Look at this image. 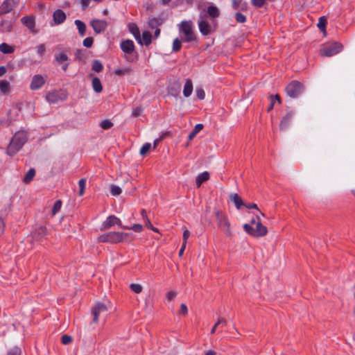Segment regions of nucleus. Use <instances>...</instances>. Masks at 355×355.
<instances>
[{"label": "nucleus", "instance_id": "1", "mask_svg": "<svg viewBox=\"0 0 355 355\" xmlns=\"http://www.w3.org/2000/svg\"><path fill=\"white\" fill-rule=\"evenodd\" d=\"M28 139V134L24 130L17 132L12 137L6 149L9 156L15 155L25 144Z\"/></svg>", "mask_w": 355, "mask_h": 355}, {"label": "nucleus", "instance_id": "2", "mask_svg": "<svg viewBox=\"0 0 355 355\" xmlns=\"http://www.w3.org/2000/svg\"><path fill=\"white\" fill-rule=\"evenodd\" d=\"M217 226L221 229L225 235L228 237L232 236L231 225L227 216L221 210H216L214 211Z\"/></svg>", "mask_w": 355, "mask_h": 355}, {"label": "nucleus", "instance_id": "3", "mask_svg": "<svg viewBox=\"0 0 355 355\" xmlns=\"http://www.w3.org/2000/svg\"><path fill=\"white\" fill-rule=\"evenodd\" d=\"M130 234L126 232H110L100 235L98 237V242H109L117 243L128 239Z\"/></svg>", "mask_w": 355, "mask_h": 355}, {"label": "nucleus", "instance_id": "4", "mask_svg": "<svg viewBox=\"0 0 355 355\" xmlns=\"http://www.w3.org/2000/svg\"><path fill=\"white\" fill-rule=\"evenodd\" d=\"M243 229L248 234L254 237H262L268 233L267 227L261 223L260 218H258L254 227L248 223H245L243 225Z\"/></svg>", "mask_w": 355, "mask_h": 355}, {"label": "nucleus", "instance_id": "5", "mask_svg": "<svg viewBox=\"0 0 355 355\" xmlns=\"http://www.w3.org/2000/svg\"><path fill=\"white\" fill-rule=\"evenodd\" d=\"M180 33L184 35L182 41L185 42H191L196 40L195 33L192 28V22L191 21H182L179 26Z\"/></svg>", "mask_w": 355, "mask_h": 355}, {"label": "nucleus", "instance_id": "6", "mask_svg": "<svg viewBox=\"0 0 355 355\" xmlns=\"http://www.w3.org/2000/svg\"><path fill=\"white\" fill-rule=\"evenodd\" d=\"M343 46L339 42H334L332 44L324 46L320 51L322 56L331 57L342 51Z\"/></svg>", "mask_w": 355, "mask_h": 355}, {"label": "nucleus", "instance_id": "7", "mask_svg": "<svg viewBox=\"0 0 355 355\" xmlns=\"http://www.w3.org/2000/svg\"><path fill=\"white\" fill-rule=\"evenodd\" d=\"M303 91V85L297 80L292 81L286 87V94L291 98L297 97Z\"/></svg>", "mask_w": 355, "mask_h": 355}, {"label": "nucleus", "instance_id": "8", "mask_svg": "<svg viewBox=\"0 0 355 355\" xmlns=\"http://www.w3.org/2000/svg\"><path fill=\"white\" fill-rule=\"evenodd\" d=\"M133 35L141 45L148 46L152 42V35L148 31H143L141 37L139 28H136V32H133Z\"/></svg>", "mask_w": 355, "mask_h": 355}, {"label": "nucleus", "instance_id": "9", "mask_svg": "<svg viewBox=\"0 0 355 355\" xmlns=\"http://www.w3.org/2000/svg\"><path fill=\"white\" fill-rule=\"evenodd\" d=\"M107 311L108 308L106 304H103L100 302H96L92 310V313L93 314L92 322L94 323H97L98 322V318L100 315L106 313Z\"/></svg>", "mask_w": 355, "mask_h": 355}, {"label": "nucleus", "instance_id": "10", "mask_svg": "<svg viewBox=\"0 0 355 355\" xmlns=\"http://www.w3.org/2000/svg\"><path fill=\"white\" fill-rule=\"evenodd\" d=\"M66 94L58 90H53L47 93L46 96V100L49 103H57L60 101H63L66 99Z\"/></svg>", "mask_w": 355, "mask_h": 355}, {"label": "nucleus", "instance_id": "11", "mask_svg": "<svg viewBox=\"0 0 355 355\" xmlns=\"http://www.w3.org/2000/svg\"><path fill=\"white\" fill-rule=\"evenodd\" d=\"M46 78L41 74L34 75L30 85V89L33 91L40 89L46 83Z\"/></svg>", "mask_w": 355, "mask_h": 355}, {"label": "nucleus", "instance_id": "12", "mask_svg": "<svg viewBox=\"0 0 355 355\" xmlns=\"http://www.w3.org/2000/svg\"><path fill=\"white\" fill-rule=\"evenodd\" d=\"M90 25L96 34L104 32L108 24L105 20L94 19L90 21Z\"/></svg>", "mask_w": 355, "mask_h": 355}, {"label": "nucleus", "instance_id": "13", "mask_svg": "<svg viewBox=\"0 0 355 355\" xmlns=\"http://www.w3.org/2000/svg\"><path fill=\"white\" fill-rule=\"evenodd\" d=\"M115 225H117L123 229H128V227L123 226L121 220L114 215L110 216L107 218L106 220L103 224V227L104 229H109Z\"/></svg>", "mask_w": 355, "mask_h": 355}, {"label": "nucleus", "instance_id": "14", "mask_svg": "<svg viewBox=\"0 0 355 355\" xmlns=\"http://www.w3.org/2000/svg\"><path fill=\"white\" fill-rule=\"evenodd\" d=\"M293 116V111L291 110L287 112V113L282 117L280 121L279 128L281 130H286L290 125Z\"/></svg>", "mask_w": 355, "mask_h": 355}, {"label": "nucleus", "instance_id": "15", "mask_svg": "<svg viewBox=\"0 0 355 355\" xmlns=\"http://www.w3.org/2000/svg\"><path fill=\"white\" fill-rule=\"evenodd\" d=\"M198 26L200 33L203 35H208L211 32V26L208 21L202 17L198 21Z\"/></svg>", "mask_w": 355, "mask_h": 355}, {"label": "nucleus", "instance_id": "16", "mask_svg": "<svg viewBox=\"0 0 355 355\" xmlns=\"http://www.w3.org/2000/svg\"><path fill=\"white\" fill-rule=\"evenodd\" d=\"M14 7V0H5L0 6V15L8 13Z\"/></svg>", "mask_w": 355, "mask_h": 355}, {"label": "nucleus", "instance_id": "17", "mask_svg": "<svg viewBox=\"0 0 355 355\" xmlns=\"http://www.w3.org/2000/svg\"><path fill=\"white\" fill-rule=\"evenodd\" d=\"M121 49L124 53L131 54L135 51V46L132 40H126L121 43Z\"/></svg>", "mask_w": 355, "mask_h": 355}, {"label": "nucleus", "instance_id": "18", "mask_svg": "<svg viewBox=\"0 0 355 355\" xmlns=\"http://www.w3.org/2000/svg\"><path fill=\"white\" fill-rule=\"evenodd\" d=\"M67 16L61 9L56 10L53 14V19L55 24H62L66 20Z\"/></svg>", "mask_w": 355, "mask_h": 355}, {"label": "nucleus", "instance_id": "19", "mask_svg": "<svg viewBox=\"0 0 355 355\" xmlns=\"http://www.w3.org/2000/svg\"><path fill=\"white\" fill-rule=\"evenodd\" d=\"M230 199L234 202L237 209H240L242 206L245 205L243 200L237 193H230Z\"/></svg>", "mask_w": 355, "mask_h": 355}, {"label": "nucleus", "instance_id": "20", "mask_svg": "<svg viewBox=\"0 0 355 355\" xmlns=\"http://www.w3.org/2000/svg\"><path fill=\"white\" fill-rule=\"evenodd\" d=\"M209 179V173L207 171H205L200 174H199L196 179V184L198 188L201 186V184L207 181Z\"/></svg>", "mask_w": 355, "mask_h": 355}, {"label": "nucleus", "instance_id": "21", "mask_svg": "<svg viewBox=\"0 0 355 355\" xmlns=\"http://www.w3.org/2000/svg\"><path fill=\"white\" fill-rule=\"evenodd\" d=\"M193 91V83L191 79H187L184 89H183V94L185 97H189Z\"/></svg>", "mask_w": 355, "mask_h": 355}, {"label": "nucleus", "instance_id": "22", "mask_svg": "<svg viewBox=\"0 0 355 355\" xmlns=\"http://www.w3.org/2000/svg\"><path fill=\"white\" fill-rule=\"evenodd\" d=\"M23 24L27 26L28 28L32 29L35 27V19L33 17L25 16L21 19Z\"/></svg>", "mask_w": 355, "mask_h": 355}, {"label": "nucleus", "instance_id": "23", "mask_svg": "<svg viewBox=\"0 0 355 355\" xmlns=\"http://www.w3.org/2000/svg\"><path fill=\"white\" fill-rule=\"evenodd\" d=\"M74 24L78 30L79 35L82 37L84 36L86 33L87 29L85 24L79 19L75 20Z\"/></svg>", "mask_w": 355, "mask_h": 355}, {"label": "nucleus", "instance_id": "24", "mask_svg": "<svg viewBox=\"0 0 355 355\" xmlns=\"http://www.w3.org/2000/svg\"><path fill=\"white\" fill-rule=\"evenodd\" d=\"M162 24V20L156 17H149L148 19V27L151 29L157 28Z\"/></svg>", "mask_w": 355, "mask_h": 355}, {"label": "nucleus", "instance_id": "25", "mask_svg": "<svg viewBox=\"0 0 355 355\" xmlns=\"http://www.w3.org/2000/svg\"><path fill=\"white\" fill-rule=\"evenodd\" d=\"M92 88L96 93H101L103 90V87L100 79L98 77H94L92 79Z\"/></svg>", "mask_w": 355, "mask_h": 355}, {"label": "nucleus", "instance_id": "26", "mask_svg": "<svg viewBox=\"0 0 355 355\" xmlns=\"http://www.w3.org/2000/svg\"><path fill=\"white\" fill-rule=\"evenodd\" d=\"M0 51L4 54H10L15 51V49L6 43H2L0 44Z\"/></svg>", "mask_w": 355, "mask_h": 355}, {"label": "nucleus", "instance_id": "27", "mask_svg": "<svg viewBox=\"0 0 355 355\" xmlns=\"http://www.w3.org/2000/svg\"><path fill=\"white\" fill-rule=\"evenodd\" d=\"M35 171L34 168H30L28 170V171L26 173L24 178V182L25 184H28L30 183L33 178L35 177Z\"/></svg>", "mask_w": 355, "mask_h": 355}, {"label": "nucleus", "instance_id": "28", "mask_svg": "<svg viewBox=\"0 0 355 355\" xmlns=\"http://www.w3.org/2000/svg\"><path fill=\"white\" fill-rule=\"evenodd\" d=\"M10 83L8 80H3L0 81V91L3 94H6L10 90Z\"/></svg>", "mask_w": 355, "mask_h": 355}, {"label": "nucleus", "instance_id": "29", "mask_svg": "<svg viewBox=\"0 0 355 355\" xmlns=\"http://www.w3.org/2000/svg\"><path fill=\"white\" fill-rule=\"evenodd\" d=\"M131 71H132V69L130 67H126L124 69H120V68L116 69L114 70V73L117 76H122L125 74H130L131 73Z\"/></svg>", "mask_w": 355, "mask_h": 355}, {"label": "nucleus", "instance_id": "30", "mask_svg": "<svg viewBox=\"0 0 355 355\" xmlns=\"http://www.w3.org/2000/svg\"><path fill=\"white\" fill-rule=\"evenodd\" d=\"M207 13L211 17H217L219 15L218 9L216 6H210L207 8Z\"/></svg>", "mask_w": 355, "mask_h": 355}, {"label": "nucleus", "instance_id": "31", "mask_svg": "<svg viewBox=\"0 0 355 355\" xmlns=\"http://www.w3.org/2000/svg\"><path fill=\"white\" fill-rule=\"evenodd\" d=\"M103 69L102 63L98 60H95L92 62V69L96 72H101Z\"/></svg>", "mask_w": 355, "mask_h": 355}, {"label": "nucleus", "instance_id": "32", "mask_svg": "<svg viewBox=\"0 0 355 355\" xmlns=\"http://www.w3.org/2000/svg\"><path fill=\"white\" fill-rule=\"evenodd\" d=\"M276 101H277L279 103H281L280 96L278 94L270 96V105L268 107V112H270L273 109Z\"/></svg>", "mask_w": 355, "mask_h": 355}, {"label": "nucleus", "instance_id": "33", "mask_svg": "<svg viewBox=\"0 0 355 355\" xmlns=\"http://www.w3.org/2000/svg\"><path fill=\"white\" fill-rule=\"evenodd\" d=\"M79 186V196H82L84 194L85 187H86V180L85 178H82L78 182Z\"/></svg>", "mask_w": 355, "mask_h": 355}, {"label": "nucleus", "instance_id": "34", "mask_svg": "<svg viewBox=\"0 0 355 355\" xmlns=\"http://www.w3.org/2000/svg\"><path fill=\"white\" fill-rule=\"evenodd\" d=\"M246 6V3H242L241 0H232V7L235 10L243 9Z\"/></svg>", "mask_w": 355, "mask_h": 355}, {"label": "nucleus", "instance_id": "35", "mask_svg": "<svg viewBox=\"0 0 355 355\" xmlns=\"http://www.w3.org/2000/svg\"><path fill=\"white\" fill-rule=\"evenodd\" d=\"M182 42L178 38H175L173 42L172 49L175 52H178L181 49Z\"/></svg>", "mask_w": 355, "mask_h": 355}, {"label": "nucleus", "instance_id": "36", "mask_svg": "<svg viewBox=\"0 0 355 355\" xmlns=\"http://www.w3.org/2000/svg\"><path fill=\"white\" fill-rule=\"evenodd\" d=\"M61 207H62V201L60 200L55 201V202L54 203V205L53 207V209H52V215L53 216L55 215L60 210Z\"/></svg>", "mask_w": 355, "mask_h": 355}, {"label": "nucleus", "instance_id": "37", "mask_svg": "<svg viewBox=\"0 0 355 355\" xmlns=\"http://www.w3.org/2000/svg\"><path fill=\"white\" fill-rule=\"evenodd\" d=\"M55 60L59 63H63L64 62L67 61L68 56L64 53H60L55 55Z\"/></svg>", "mask_w": 355, "mask_h": 355}, {"label": "nucleus", "instance_id": "38", "mask_svg": "<svg viewBox=\"0 0 355 355\" xmlns=\"http://www.w3.org/2000/svg\"><path fill=\"white\" fill-rule=\"evenodd\" d=\"M151 144L150 143H145L140 149L139 153L141 156L145 155L150 149Z\"/></svg>", "mask_w": 355, "mask_h": 355}, {"label": "nucleus", "instance_id": "39", "mask_svg": "<svg viewBox=\"0 0 355 355\" xmlns=\"http://www.w3.org/2000/svg\"><path fill=\"white\" fill-rule=\"evenodd\" d=\"M100 126L104 130H108L113 126V123L110 120H103L101 122Z\"/></svg>", "mask_w": 355, "mask_h": 355}, {"label": "nucleus", "instance_id": "40", "mask_svg": "<svg viewBox=\"0 0 355 355\" xmlns=\"http://www.w3.org/2000/svg\"><path fill=\"white\" fill-rule=\"evenodd\" d=\"M130 288L135 293H140L143 288L141 285L139 284H131Z\"/></svg>", "mask_w": 355, "mask_h": 355}, {"label": "nucleus", "instance_id": "41", "mask_svg": "<svg viewBox=\"0 0 355 355\" xmlns=\"http://www.w3.org/2000/svg\"><path fill=\"white\" fill-rule=\"evenodd\" d=\"M110 192L112 196H118L121 193V189L116 185H112L110 188Z\"/></svg>", "mask_w": 355, "mask_h": 355}, {"label": "nucleus", "instance_id": "42", "mask_svg": "<svg viewBox=\"0 0 355 355\" xmlns=\"http://www.w3.org/2000/svg\"><path fill=\"white\" fill-rule=\"evenodd\" d=\"M326 24H327V19H326V17H320L319 21L318 23V28L320 30L324 31Z\"/></svg>", "mask_w": 355, "mask_h": 355}, {"label": "nucleus", "instance_id": "43", "mask_svg": "<svg viewBox=\"0 0 355 355\" xmlns=\"http://www.w3.org/2000/svg\"><path fill=\"white\" fill-rule=\"evenodd\" d=\"M93 42H94L93 38L91 37H86L83 40V44L84 46H85L87 48H90L93 44Z\"/></svg>", "mask_w": 355, "mask_h": 355}, {"label": "nucleus", "instance_id": "44", "mask_svg": "<svg viewBox=\"0 0 355 355\" xmlns=\"http://www.w3.org/2000/svg\"><path fill=\"white\" fill-rule=\"evenodd\" d=\"M236 21L238 23H244L246 21V17L244 15L240 12H237L235 15Z\"/></svg>", "mask_w": 355, "mask_h": 355}, {"label": "nucleus", "instance_id": "45", "mask_svg": "<svg viewBox=\"0 0 355 355\" xmlns=\"http://www.w3.org/2000/svg\"><path fill=\"white\" fill-rule=\"evenodd\" d=\"M46 52V46H45V44H40L37 47V53L40 55V56H43L44 54Z\"/></svg>", "mask_w": 355, "mask_h": 355}, {"label": "nucleus", "instance_id": "46", "mask_svg": "<svg viewBox=\"0 0 355 355\" xmlns=\"http://www.w3.org/2000/svg\"><path fill=\"white\" fill-rule=\"evenodd\" d=\"M71 341H72V338H71V336H70L69 335L64 334L61 337V342L64 345H68V344L71 343Z\"/></svg>", "mask_w": 355, "mask_h": 355}, {"label": "nucleus", "instance_id": "47", "mask_svg": "<svg viewBox=\"0 0 355 355\" xmlns=\"http://www.w3.org/2000/svg\"><path fill=\"white\" fill-rule=\"evenodd\" d=\"M177 295V292L171 291L166 293V297L168 301H173L176 297Z\"/></svg>", "mask_w": 355, "mask_h": 355}, {"label": "nucleus", "instance_id": "48", "mask_svg": "<svg viewBox=\"0 0 355 355\" xmlns=\"http://www.w3.org/2000/svg\"><path fill=\"white\" fill-rule=\"evenodd\" d=\"M196 93L197 97L199 99L203 100L205 98V91L202 88H197Z\"/></svg>", "mask_w": 355, "mask_h": 355}, {"label": "nucleus", "instance_id": "49", "mask_svg": "<svg viewBox=\"0 0 355 355\" xmlns=\"http://www.w3.org/2000/svg\"><path fill=\"white\" fill-rule=\"evenodd\" d=\"M21 349L19 347H13L8 352L7 355H21Z\"/></svg>", "mask_w": 355, "mask_h": 355}, {"label": "nucleus", "instance_id": "50", "mask_svg": "<svg viewBox=\"0 0 355 355\" xmlns=\"http://www.w3.org/2000/svg\"><path fill=\"white\" fill-rule=\"evenodd\" d=\"M190 235H191L190 232L187 229H185L183 232V235H182V240H183L182 243L187 244V239H189Z\"/></svg>", "mask_w": 355, "mask_h": 355}, {"label": "nucleus", "instance_id": "51", "mask_svg": "<svg viewBox=\"0 0 355 355\" xmlns=\"http://www.w3.org/2000/svg\"><path fill=\"white\" fill-rule=\"evenodd\" d=\"M144 222H145V225L146 226L147 228L150 229V230H153L154 232H158V230L157 228H155L152 223H150V220L148 219V218H146V219L144 220Z\"/></svg>", "mask_w": 355, "mask_h": 355}, {"label": "nucleus", "instance_id": "52", "mask_svg": "<svg viewBox=\"0 0 355 355\" xmlns=\"http://www.w3.org/2000/svg\"><path fill=\"white\" fill-rule=\"evenodd\" d=\"M128 230H132L133 231L136 232H140L143 230V227L140 224H135L132 227H129Z\"/></svg>", "mask_w": 355, "mask_h": 355}, {"label": "nucleus", "instance_id": "53", "mask_svg": "<svg viewBox=\"0 0 355 355\" xmlns=\"http://www.w3.org/2000/svg\"><path fill=\"white\" fill-rule=\"evenodd\" d=\"M188 312L187 306L184 304L180 305V313L182 315H187Z\"/></svg>", "mask_w": 355, "mask_h": 355}, {"label": "nucleus", "instance_id": "54", "mask_svg": "<svg viewBox=\"0 0 355 355\" xmlns=\"http://www.w3.org/2000/svg\"><path fill=\"white\" fill-rule=\"evenodd\" d=\"M142 110L140 107H136L133 110L132 116L137 117L141 114Z\"/></svg>", "mask_w": 355, "mask_h": 355}, {"label": "nucleus", "instance_id": "55", "mask_svg": "<svg viewBox=\"0 0 355 355\" xmlns=\"http://www.w3.org/2000/svg\"><path fill=\"white\" fill-rule=\"evenodd\" d=\"M90 0H80L82 10H85L89 5Z\"/></svg>", "mask_w": 355, "mask_h": 355}, {"label": "nucleus", "instance_id": "56", "mask_svg": "<svg viewBox=\"0 0 355 355\" xmlns=\"http://www.w3.org/2000/svg\"><path fill=\"white\" fill-rule=\"evenodd\" d=\"M203 128V125L201 123H198L195 125L194 128L193 129V131L198 134L200 131H201Z\"/></svg>", "mask_w": 355, "mask_h": 355}, {"label": "nucleus", "instance_id": "57", "mask_svg": "<svg viewBox=\"0 0 355 355\" xmlns=\"http://www.w3.org/2000/svg\"><path fill=\"white\" fill-rule=\"evenodd\" d=\"M244 206L248 209H256L259 210L258 207L255 203L245 204Z\"/></svg>", "mask_w": 355, "mask_h": 355}, {"label": "nucleus", "instance_id": "58", "mask_svg": "<svg viewBox=\"0 0 355 355\" xmlns=\"http://www.w3.org/2000/svg\"><path fill=\"white\" fill-rule=\"evenodd\" d=\"M217 322H218V324H219V325H222V326L227 325V321L223 318H219Z\"/></svg>", "mask_w": 355, "mask_h": 355}, {"label": "nucleus", "instance_id": "59", "mask_svg": "<svg viewBox=\"0 0 355 355\" xmlns=\"http://www.w3.org/2000/svg\"><path fill=\"white\" fill-rule=\"evenodd\" d=\"M4 227H5V225H4L3 220L2 218L0 217V235L3 233Z\"/></svg>", "mask_w": 355, "mask_h": 355}, {"label": "nucleus", "instance_id": "60", "mask_svg": "<svg viewBox=\"0 0 355 355\" xmlns=\"http://www.w3.org/2000/svg\"><path fill=\"white\" fill-rule=\"evenodd\" d=\"M258 218H259V216H256V217H254V218H252L251 219V220H250V223H249V225H252V226L254 227V225H256V223H257V221L258 220Z\"/></svg>", "mask_w": 355, "mask_h": 355}, {"label": "nucleus", "instance_id": "61", "mask_svg": "<svg viewBox=\"0 0 355 355\" xmlns=\"http://www.w3.org/2000/svg\"><path fill=\"white\" fill-rule=\"evenodd\" d=\"M186 245L187 244L182 243V247H181V248L180 249V251H179V256L180 257H181L183 254L184 251V250L186 248Z\"/></svg>", "mask_w": 355, "mask_h": 355}, {"label": "nucleus", "instance_id": "62", "mask_svg": "<svg viewBox=\"0 0 355 355\" xmlns=\"http://www.w3.org/2000/svg\"><path fill=\"white\" fill-rule=\"evenodd\" d=\"M6 73V67L3 66L0 67V77L3 76Z\"/></svg>", "mask_w": 355, "mask_h": 355}, {"label": "nucleus", "instance_id": "63", "mask_svg": "<svg viewBox=\"0 0 355 355\" xmlns=\"http://www.w3.org/2000/svg\"><path fill=\"white\" fill-rule=\"evenodd\" d=\"M219 326V324H218V322H216V323L214 325V327H212V329H211V334H214L216 331V328Z\"/></svg>", "mask_w": 355, "mask_h": 355}, {"label": "nucleus", "instance_id": "64", "mask_svg": "<svg viewBox=\"0 0 355 355\" xmlns=\"http://www.w3.org/2000/svg\"><path fill=\"white\" fill-rule=\"evenodd\" d=\"M197 134L194 132L193 130L189 133L188 138L189 139L191 140L193 139Z\"/></svg>", "mask_w": 355, "mask_h": 355}]
</instances>
